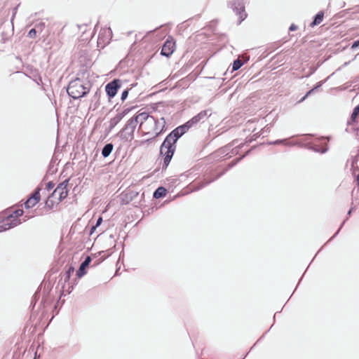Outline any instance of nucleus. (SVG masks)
Returning a JSON list of instances; mask_svg holds the SVG:
<instances>
[{"label":"nucleus","mask_w":359,"mask_h":359,"mask_svg":"<svg viewBox=\"0 0 359 359\" xmlns=\"http://www.w3.org/2000/svg\"><path fill=\"white\" fill-rule=\"evenodd\" d=\"M182 135L175 128L164 139L160 147V155L163 157V170H165L169 165L175 152L177 142Z\"/></svg>","instance_id":"1"},{"label":"nucleus","mask_w":359,"mask_h":359,"mask_svg":"<svg viewBox=\"0 0 359 359\" xmlns=\"http://www.w3.org/2000/svg\"><path fill=\"white\" fill-rule=\"evenodd\" d=\"M90 88V83L88 81L76 78L69 82L67 92L72 98L76 100L86 96L88 93Z\"/></svg>","instance_id":"2"},{"label":"nucleus","mask_w":359,"mask_h":359,"mask_svg":"<svg viewBox=\"0 0 359 359\" xmlns=\"http://www.w3.org/2000/svg\"><path fill=\"white\" fill-rule=\"evenodd\" d=\"M251 151V149L245 152V154H243V156H241L240 158H236L235 160H233V161H231L228 167L224 170L222 171V172L219 173L217 175L216 177L212 178V179H210V180H204L203 182H200L198 186H195V185H191L190 186V189H191V191H198L200 190L201 189L203 188L204 187L208 185L209 184H210L211 182H214L215 180L219 179L220 177H222L228 170H229L230 168H233L234 165H236L240 161H241L243 158H244L246 156H248L250 152Z\"/></svg>","instance_id":"3"},{"label":"nucleus","mask_w":359,"mask_h":359,"mask_svg":"<svg viewBox=\"0 0 359 359\" xmlns=\"http://www.w3.org/2000/svg\"><path fill=\"white\" fill-rule=\"evenodd\" d=\"M311 138V135L309 134L301 135V139L299 141L302 142V145L299 146L320 154H325L327 151L328 147L326 142L323 143L322 146L320 147L318 144L310 142Z\"/></svg>","instance_id":"4"},{"label":"nucleus","mask_w":359,"mask_h":359,"mask_svg":"<svg viewBox=\"0 0 359 359\" xmlns=\"http://www.w3.org/2000/svg\"><path fill=\"white\" fill-rule=\"evenodd\" d=\"M245 4V0H231L229 4L233 12L238 16V24H241L247 17Z\"/></svg>","instance_id":"5"},{"label":"nucleus","mask_w":359,"mask_h":359,"mask_svg":"<svg viewBox=\"0 0 359 359\" xmlns=\"http://www.w3.org/2000/svg\"><path fill=\"white\" fill-rule=\"evenodd\" d=\"M137 125L136 120H134L133 118H130L121 131V139L125 140H133Z\"/></svg>","instance_id":"6"},{"label":"nucleus","mask_w":359,"mask_h":359,"mask_svg":"<svg viewBox=\"0 0 359 359\" xmlns=\"http://www.w3.org/2000/svg\"><path fill=\"white\" fill-rule=\"evenodd\" d=\"M69 179H67V180H64L63 182H62L61 183H60L57 186L56 189L52 193L51 196L56 197L57 196H58V198H57L58 202H61L64 199H65L67 198V196H68L67 187L69 184Z\"/></svg>","instance_id":"7"},{"label":"nucleus","mask_w":359,"mask_h":359,"mask_svg":"<svg viewBox=\"0 0 359 359\" xmlns=\"http://www.w3.org/2000/svg\"><path fill=\"white\" fill-rule=\"evenodd\" d=\"M121 87V81L114 79L105 86V91L108 98L110 100L115 97L118 89Z\"/></svg>","instance_id":"8"},{"label":"nucleus","mask_w":359,"mask_h":359,"mask_svg":"<svg viewBox=\"0 0 359 359\" xmlns=\"http://www.w3.org/2000/svg\"><path fill=\"white\" fill-rule=\"evenodd\" d=\"M151 118L154 122V130L156 132V134L154 137L151 139H148L147 142H150L153 140H154L156 137L161 135L163 133H164L166 130L165 128V121L163 117L161 118L160 119L156 118L153 116H151Z\"/></svg>","instance_id":"9"},{"label":"nucleus","mask_w":359,"mask_h":359,"mask_svg":"<svg viewBox=\"0 0 359 359\" xmlns=\"http://www.w3.org/2000/svg\"><path fill=\"white\" fill-rule=\"evenodd\" d=\"M175 48V42L173 38L168 36L161 48V55L169 57L174 52Z\"/></svg>","instance_id":"10"},{"label":"nucleus","mask_w":359,"mask_h":359,"mask_svg":"<svg viewBox=\"0 0 359 359\" xmlns=\"http://www.w3.org/2000/svg\"><path fill=\"white\" fill-rule=\"evenodd\" d=\"M211 114L212 112L210 109L203 110L188 121L193 127L198 123H203L211 115Z\"/></svg>","instance_id":"11"},{"label":"nucleus","mask_w":359,"mask_h":359,"mask_svg":"<svg viewBox=\"0 0 359 359\" xmlns=\"http://www.w3.org/2000/svg\"><path fill=\"white\" fill-rule=\"evenodd\" d=\"M24 212L22 209H18L15 210H12L11 209H7L4 212L2 213L4 215L7 220L9 222H13V220H18L19 224L22 223L19 217L23 215Z\"/></svg>","instance_id":"12"},{"label":"nucleus","mask_w":359,"mask_h":359,"mask_svg":"<svg viewBox=\"0 0 359 359\" xmlns=\"http://www.w3.org/2000/svg\"><path fill=\"white\" fill-rule=\"evenodd\" d=\"M0 222L2 223V224L0 225V233L19 225L18 220L14 219L13 222H9L3 215L0 216Z\"/></svg>","instance_id":"13"},{"label":"nucleus","mask_w":359,"mask_h":359,"mask_svg":"<svg viewBox=\"0 0 359 359\" xmlns=\"http://www.w3.org/2000/svg\"><path fill=\"white\" fill-rule=\"evenodd\" d=\"M25 74L32 81H34L37 85L41 86L43 84L41 76L37 69H28L27 72L25 73Z\"/></svg>","instance_id":"14"},{"label":"nucleus","mask_w":359,"mask_h":359,"mask_svg":"<svg viewBox=\"0 0 359 359\" xmlns=\"http://www.w3.org/2000/svg\"><path fill=\"white\" fill-rule=\"evenodd\" d=\"M112 37V32L110 28L104 29L100 31L98 36V43H100L101 40L106 43H109Z\"/></svg>","instance_id":"15"},{"label":"nucleus","mask_w":359,"mask_h":359,"mask_svg":"<svg viewBox=\"0 0 359 359\" xmlns=\"http://www.w3.org/2000/svg\"><path fill=\"white\" fill-rule=\"evenodd\" d=\"M92 259L90 256H87L81 264L79 269L76 271V276L79 278L83 277L86 273V268L90 265Z\"/></svg>","instance_id":"16"},{"label":"nucleus","mask_w":359,"mask_h":359,"mask_svg":"<svg viewBox=\"0 0 359 359\" xmlns=\"http://www.w3.org/2000/svg\"><path fill=\"white\" fill-rule=\"evenodd\" d=\"M289 140L290 139L276 140L275 141L270 142L269 144H273V145L283 144L284 145L290 146V147H292V146H295V145H302V142H299V140L290 142V141H289Z\"/></svg>","instance_id":"17"},{"label":"nucleus","mask_w":359,"mask_h":359,"mask_svg":"<svg viewBox=\"0 0 359 359\" xmlns=\"http://www.w3.org/2000/svg\"><path fill=\"white\" fill-rule=\"evenodd\" d=\"M151 116H149V114L146 112H141L138 114L132 117L134 120L137 121V124L140 123V126L145 122L149 118H151Z\"/></svg>","instance_id":"18"},{"label":"nucleus","mask_w":359,"mask_h":359,"mask_svg":"<svg viewBox=\"0 0 359 359\" xmlns=\"http://www.w3.org/2000/svg\"><path fill=\"white\" fill-rule=\"evenodd\" d=\"M74 271V267L73 266H69L67 271L61 276L60 281H63L64 284L67 283L71 278L72 274Z\"/></svg>","instance_id":"19"},{"label":"nucleus","mask_w":359,"mask_h":359,"mask_svg":"<svg viewBox=\"0 0 359 359\" xmlns=\"http://www.w3.org/2000/svg\"><path fill=\"white\" fill-rule=\"evenodd\" d=\"M324 18L323 11H319L317 14H316L313 17V21L310 24V27H314L315 26L318 25L322 22Z\"/></svg>","instance_id":"20"},{"label":"nucleus","mask_w":359,"mask_h":359,"mask_svg":"<svg viewBox=\"0 0 359 359\" xmlns=\"http://www.w3.org/2000/svg\"><path fill=\"white\" fill-rule=\"evenodd\" d=\"M167 194V189L163 187H158L153 193V198L158 199L165 196Z\"/></svg>","instance_id":"21"},{"label":"nucleus","mask_w":359,"mask_h":359,"mask_svg":"<svg viewBox=\"0 0 359 359\" xmlns=\"http://www.w3.org/2000/svg\"><path fill=\"white\" fill-rule=\"evenodd\" d=\"M114 149V144L112 143L106 144L102 149V156L104 158L108 157Z\"/></svg>","instance_id":"22"},{"label":"nucleus","mask_w":359,"mask_h":359,"mask_svg":"<svg viewBox=\"0 0 359 359\" xmlns=\"http://www.w3.org/2000/svg\"><path fill=\"white\" fill-rule=\"evenodd\" d=\"M359 115V104L354 107L353 112L351 116V120L348 122L349 125H351L356 122V119Z\"/></svg>","instance_id":"23"},{"label":"nucleus","mask_w":359,"mask_h":359,"mask_svg":"<svg viewBox=\"0 0 359 359\" xmlns=\"http://www.w3.org/2000/svg\"><path fill=\"white\" fill-rule=\"evenodd\" d=\"M122 118H123L119 114L111 118L109 121V130L114 128L122 120Z\"/></svg>","instance_id":"24"},{"label":"nucleus","mask_w":359,"mask_h":359,"mask_svg":"<svg viewBox=\"0 0 359 359\" xmlns=\"http://www.w3.org/2000/svg\"><path fill=\"white\" fill-rule=\"evenodd\" d=\"M192 126L189 123V121L186 122L185 123L181 125V126H179L178 127H177V130L180 131V133H181L182 135H183L184 134H185L189 128H191Z\"/></svg>","instance_id":"25"},{"label":"nucleus","mask_w":359,"mask_h":359,"mask_svg":"<svg viewBox=\"0 0 359 359\" xmlns=\"http://www.w3.org/2000/svg\"><path fill=\"white\" fill-rule=\"evenodd\" d=\"M357 161H358V158L357 156H354L353 158H352V161H351V174L353 176H356V172H359V167L355 165V164L357 163Z\"/></svg>","instance_id":"26"},{"label":"nucleus","mask_w":359,"mask_h":359,"mask_svg":"<svg viewBox=\"0 0 359 359\" xmlns=\"http://www.w3.org/2000/svg\"><path fill=\"white\" fill-rule=\"evenodd\" d=\"M243 62L239 58L236 59L232 63V71L238 70L243 65Z\"/></svg>","instance_id":"27"},{"label":"nucleus","mask_w":359,"mask_h":359,"mask_svg":"<svg viewBox=\"0 0 359 359\" xmlns=\"http://www.w3.org/2000/svg\"><path fill=\"white\" fill-rule=\"evenodd\" d=\"M40 191L41 189L39 187H37L30 196V198H32V200H34V201H36V203H39L40 201Z\"/></svg>","instance_id":"28"},{"label":"nucleus","mask_w":359,"mask_h":359,"mask_svg":"<svg viewBox=\"0 0 359 359\" xmlns=\"http://www.w3.org/2000/svg\"><path fill=\"white\" fill-rule=\"evenodd\" d=\"M353 210H354L353 207H352V208H351L349 209V210L347 212V217H346V219L341 223V224L340 225L339 229L334 234V236L329 240V241H331L332 238H334L339 233V232L340 231L341 229L343 227L344 224H345L346 221L348 219V217H350L351 215L352 212H353Z\"/></svg>","instance_id":"29"},{"label":"nucleus","mask_w":359,"mask_h":359,"mask_svg":"<svg viewBox=\"0 0 359 359\" xmlns=\"http://www.w3.org/2000/svg\"><path fill=\"white\" fill-rule=\"evenodd\" d=\"M37 203L32 200L30 197L25 202L24 205L27 209L34 207Z\"/></svg>","instance_id":"30"},{"label":"nucleus","mask_w":359,"mask_h":359,"mask_svg":"<svg viewBox=\"0 0 359 359\" xmlns=\"http://www.w3.org/2000/svg\"><path fill=\"white\" fill-rule=\"evenodd\" d=\"M44 27H45V23L42 22L36 23L34 25V28L36 29V31L39 34L42 32Z\"/></svg>","instance_id":"31"},{"label":"nucleus","mask_w":359,"mask_h":359,"mask_svg":"<svg viewBox=\"0 0 359 359\" xmlns=\"http://www.w3.org/2000/svg\"><path fill=\"white\" fill-rule=\"evenodd\" d=\"M37 33L38 32H37L36 29L34 27H33L32 29H31L29 31V32L27 34V36L29 38L34 39L36 37Z\"/></svg>","instance_id":"32"},{"label":"nucleus","mask_w":359,"mask_h":359,"mask_svg":"<svg viewBox=\"0 0 359 359\" xmlns=\"http://www.w3.org/2000/svg\"><path fill=\"white\" fill-rule=\"evenodd\" d=\"M128 92H129V89H126L124 90L122 93H121V100L122 101H124L125 100H126V98L128 97Z\"/></svg>","instance_id":"33"},{"label":"nucleus","mask_w":359,"mask_h":359,"mask_svg":"<svg viewBox=\"0 0 359 359\" xmlns=\"http://www.w3.org/2000/svg\"><path fill=\"white\" fill-rule=\"evenodd\" d=\"M237 142H238L237 140H233L231 143H230L229 144H227L225 147V148H224L225 150L228 151V150L231 149L233 146H236V145Z\"/></svg>","instance_id":"34"},{"label":"nucleus","mask_w":359,"mask_h":359,"mask_svg":"<svg viewBox=\"0 0 359 359\" xmlns=\"http://www.w3.org/2000/svg\"><path fill=\"white\" fill-rule=\"evenodd\" d=\"M56 171H57V168H55L54 167V165H50H50H49V166H48V169L47 172H48V173H50V174H53V173H55Z\"/></svg>","instance_id":"35"},{"label":"nucleus","mask_w":359,"mask_h":359,"mask_svg":"<svg viewBox=\"0 0 359 359\" xmlns=\"http://www.w3.org/2000/svg\"><path fill=\"white\" fill-rule=\"evenodd\" d=\"M40 295H39V292H36L35 294H34L33 297H32V304H36L37 299L39 298Z\"/></svg>","instance_id":"36"},{"label":"nucleus","mask_w":359,"mask_h":359,"mask_svg":"<svg viewBox=\"0 0 359 359\" xmlns=\"http://www.w3.org/2000/svg\"><path fill=\"white\" fill-rule=\"evenodd\" d=\"M243 146V143L236 146V148L232 149V154H236L238 152V149L241 148Z\"/></svg>","instance_id":"37"},{"label":"nucleus","mask_w":359,"mask_h":359,"mask_svg":"<svg viewBox=\"0 0 359 359\" xmlns=\"http://www.w3.org/2000/svg\"><path fill=\"white\" fill-rule=\"evenodd\" d=\"M55 184L53 182H48L46 184V189L48 190V191H50L52 189H53Z\"/></svg>","instance_id":"38"},{"label":"nucleus","mask_w":359,"mask_h":359,"mask_svg":"<svg viewBox=\"0 0 359 359\" xmlns=\"http://www.w3.org/2000/svg\"><path fill=\"white\" fill-rule=\"evenodd\" d=\"M326 80L325 81H319L316 83V86L314 88H313L312 89H314V91H316L318 88H319L320 87H321V86L324 83V82H325Z\"/></svg>","instance_id":"39"},{"label":"nucleus","mask_w":359,"mask_h":359,"mask_svg":"<svg viewBox=\"0 0 359 359\" xmlns=\"http://www.w3.org/2000/svg\"><path fill=\"white\" fill-rule=\"evenodd\" d=\"M128 195H130V200H133V198L135 197V196H137L138 195V193L137 192H135V191H130L128 194Z\"/></svg>","instance_id":"40"},{"label":"nucleus","mask_w":359,"mask_h":359,"mask_svg":"<svg viewBox=\"0 0 359 359\" xmlns=\"http://www.w3.org/2000/svg\"><path fill=\"white\" fill-rule=\"evenodd\" d=\"M102 222V217H99L98 219L96 221V223L95 224V227H98L99 226H100Z\"/></svg>","instance_id":"41"},{"label":"nucleus","mask_w":359,"mask_h":359,"mask_svg":"<svg viewBox=\"0 0 359 359\" xmlns=\"http://www.w3.org/2000/svg\"><path fill=\"white\" fill-rule=\"evenodd\" d=\"M130 111V109H126L122 112L118 113L122 118H123L128 112Z\"/></svg>","instance_id":"42"},{"label":"nucleus","mask_w":359,"mask_h":359,"mask_svg":"<svg viewBox=\"0 0 359 359\" xmlns=\"http://www.w3.org/2000/svg\"><path fill=\"white\" fill-rule=\"evenodd\" d=\"M352 48H359V40L355 41L351 46Z\"/></svg>","instance_id":"43"},{"label":"nucleus","mask_w":359,"mask_h":359,"mask_svg":"<svg viewBox=\"0 0 359 359\" xmlns=\"http://www.w3.org/2000/svg\"><path fill=\"white\" fill-rule=\"evenodd\" d=\"M297 29V26L295 25L294 24H292L290 27H289V30L290 32H293V31H295L296 29Z\"/></svg>","instance_id":"44"},{"label":"nucleus","mask_w":359,"mask_h":359,"mask_svg":"<svg viewBox=\"0 0 359 359\" xmlns=\"http://www.w3.org/2000/svg\"><path fill=\"white\" fill-rule=\"evenodd\" d=\"M78 27H79V29L80 30H81L83 32H86V25H78Z\"/></svg>","instance_id":"45"},{"label":"nucleus","mask_w":359,"mask_h":359,"mask_svg":"<svg viewBox=\"0 0 359 359\" xmlns=\"http://www.w3.org/2000/svg\"><path fill=\"white\" fill-rule=\"evenodd\" d=\"M100 92L97 90L95 92V95H94V96H93V98H94V100H97V99H98V98H99V97H100Z\"/></svg>","instance_id":"46"},{"label":"nucleus","mask_w":359,"mask_h":359,"mask_svg":"<svg viewBox=\"0 0 359 359\" xmlns=\"http://www.w3.org/2000/svg\"><path fill=\"white\" fill-rule=\"evenodd\" d=\"M314 89H311L309 90L306 93V97H309V95H311V94H313L314 93Z\"/></svg>","instance_id":"47"},{"label":"nucleus","mask_w":359,"mask_h":359,"mask_svg":"<svg viewBox=\"0 0 359 359\" xmlns=\"http://www.w3.org/2000/svg\"><path fill=\"white\" fill-rule=\"evenodd\" d=\"M97 227H95V225L92 226L91 228H90V235H92L94 231H95Z\"/></svg>","instance_id":"48"},{"label":"nucleus","mask_w":359,"mask_h":359,"mask_svg":"<svg viewBox=\"0 0 359 359\" xmlns=\"http://www.w3.org/2000/svg\"><path fill=\"white\" fill-rule=\"evenodd\" d=\"M307 97H306V95H305L304 97H302L299 100V102H299V103H301V102H304V101Z\"/></svg>","instance_id":"49"},{"label":"nucleus","mask_w":359,"mask_h":359,"mask_svg":"<svg viewBox=\"0 0 359 359\" xmlns=\"http://www.w3.org/2000/svg\"><path fill=\"white\" fill-rule=\"evenodd\" d=\"M41 304H43V305H45V304H46V299H45L44 298L42 299L41 300Z\"/></svg>","instance_id":"50"},{"label":"nucleus","mask_w":359,"mask_h":359,"mask_svg":"<svg viewBox=\"0 0 359 359\" xmlns=\"http://www.w3.org/2000/svg\"><path fill=\"white\" fill-rule=\"evenodd\" d=\"M325 140V137H322L320 139V141H324Z\"/></svg>","instance_id":"51"},{"label":"nucleus","mask_w":359,"mask_h":359,"mask_svg":"<svg viewBox=\"0 0 359 359\" xmlns=\"http://www.w3.org/2000/svg\"><path fill=\"white\" fill-rule=\"evenodd\" d=\"M100 262H97L96 263L94 264L93 266H97V264H99Z\"/></svg>","instance_id":"52"},{"label":"nucleus","mask_w":359,"mask_h":359,"mask_svg":"<svg viewBox=\"0 0 359 359\" xmlns=\"http://www.w3.org/2000/svg\"><path fill=\"white\" fill-rule=\"evenodd\" d=\"M46 205L49 206L48 201H46Z\"/></svg>","instance_id":"53"},{"label":"nucleus","mask_w":359,"mask_h":359,"mask_svg":"<svg viewBox=\"0 0 359 359\" xmlns=\"http://www.w3.org/2000/svg\"><path fill=\"white\" fill-rule=\"evenodd\" d=\"M358 188H359V187H358Z\"/></svg>","instance_id":"54"}]
</instances>
